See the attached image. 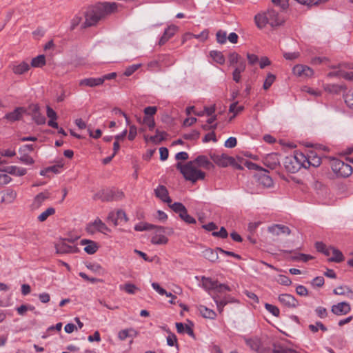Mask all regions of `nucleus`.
<instances>
[{
  "instance_id": "obj_1",
  "label": "nucleus",
  "mask_w": 353,
  "mask_h": 353,
  "mask_svg": "<svg viewBox=\"0 0 353 353\" xmlns=\"http://www.w3.org/2000/svg\"><path fill=\"white\" fill-rule=\"evenodd\" d=\"M119 4L115 2H99L89 6L83 12L85 21L81 24V29L95 26L99 21L107 16L117 12Z\"/></svg>"
},
{
  "instance_id": "obj_2",
  "label": "nucleus",
  "mask_w": 353,
  "mask_h": 353,
  "mask_svg": "<svg viewBox=\"0 0 353 353\" xmlns=\"http://www.w3.org/2000/svg\"><path fill=\"white\" fill-rule=\"evenodd\" d=\"M256 26L262 29L267 24L272 27L279 26L284 23V19L273 8L268 9L267 12L259 13L254 17Z\"/></svg>"
},
{
  "instance_id": "obj_3",
  "label": "nucleus",
  "mask_w": 353,
  "mask_h": 353,
  "mask_svg": "<svg viewBox=\"0 0 353 353\" xmlns=\"http://www.w3.org/2000/svg\"><path fill=\"white\" fill-rule=\"evenodd\" d=\"M194 161H188L185 165L181 163H177L176 165V169L179 170L183 177L187 181L192 183H195L198 180H203L205 176V173L200 170H198L194 165Z\"/></svg>"
},
{
  "instance_id": "obj_4",
  "label": "nucleus",
  "mask_w": 353,
  "mask_h": 353,
  "mask_svg": "<svg viewBox=\"0 0 353 353\" xmlns=\"http://www.w3.org/2000/svg\"><path fill=\"white\" fill-rule=\"evenodd\" d=\"M283 164L286 170L291 173L297 172L302 167L307 168L305 156L301 152L285 157Z\"/></svg>"
},
{
  "instance_id": "obj_5",
  "label": "nucleus",
  "mask_w": 353,
  "mask_h": 353,
  "mask_svg": "<svg viewBox=\"0 0 353 353\" xmlns=\"http://www.w3.org/2000/svg\"><path fill=\"white\" fill-rule=\"evenodd\" d=\"M123 197V193L121 191L114 189H103L94 194V199H101L102 201H110L113 200H120Z\"/></svg>"
},
{
  "instance_id": "obj_6",
  "label": "nucleus",
  "mask_w": 353,
  "mask_h": 353,
  "mask_svg": "<svg viewBox=\"0 0 353 353\" xmlns=\"http://www.w3.org/2000/svg\"><path fill=\"white\" fill-rule=\"evenodd\" d=\"M168 230V233L173 232L172 229L164 228L163 226H157L155 228V234L151 239V243L154 245H165L168 242V239L163 235Z\"/></svg>"
},
{
  "instance_id": "obj_7",
  "label": "nucleus",
  "mask_w": 353,
  "mask_h": 353,
  "mask_svg": "<svg viewBox=\"0 0 353 353\" xmlns=\"http://www.w3.org/2000/svg\"><path fill=\"white\" fill-rule=\"evenodd\" d=\"M332 168L335 173L342 177H347L352 172V166L341 160H336L333 163Z\"/></svg>"
},
{
  "instance_id": "obj_8",
  "label": "nucleus",
  "mask_w": 353,
  "mask_h": 353,
  "mask_svg": "<svg viewBox=\"0 0 353 353\" xmlns=\"http://www.w3.org/2000/svg\"><path fill=\"white\" fill-rule=\"evenodd\" d=\"M28 114L32 117V120L37 125H43L46 122V117L40 112L39 106L37 104H31L28 107Z\"/></svg>"
},
{
  "instance_id": "obj_9",
  "label": "nucleus",
  "mask_w": 353,
  "mask_h": 353,
  "mask_svg": "<svg viewBox=\"0 0 353 353\" xmlns=\"http://www.w3.org/2000/svg\"><path fill=\"white\" fill-rule=\"evenodd\" d=\"M268 171L265 169L261 168L260 172L254 175L259 184L265 188H270L273 185L272 179L268 174Z\"/></svg>"
},
{
  "instance_id": "obj_10",
  "label": "nucleus",
  "mask_w": 353,
  "mask_h": 353,
  "mask_svg": "<svg viewBox=\"0 0 353 353\" xmlns=\"http://www.w3.org/2000/svg\"><path fill=\"white\" fill-rule=\"evenodd\" d=\"M212 160L220 167L225 168L230 165L231 163L233 162L234 158L229 157L225 154H213L210 155Z\"/></svg>"
},
{
  "instance_id": "obj_11",
  "label": "nucleus",
  "mask_w": 353,
  "mask_h": 353,
  "mask_svg": "<svg viewBox=\"0 0 353 353\" xmlns=\"http://www.w3.org/2000/svg\"><path fill=\"white\" fill-rule=\"evenodd\" d=\"M279 301L285 307L295 308L299 305V301L290 294H282L278 297Z\"/></svg>"
},
{
  "instance_id": "obj_12",
  "label": "nucleus",
  "mask_w": 353,
  "mask_h": 353,
  "mask_svg": "<svg viewBox=\"0 0 353 353\" xmlns=\"http://www.w3.org/2000/svg\"><path fill=\"white\" fill-rule=\"evenodd\" d=\"M26 112V109L23 107L16 108L12 112L7 113L3 118L10 123H13L21 119L23 114Z\"/></svg>"
},
{
  "instance_id": "obj_13",
  "label": "nucleus",
  "mask_w": 353,
  "mask_h": 353,
  "mask_svg": "<svg viewBox=\"0 0 353 353\" xmlns=\"http://www.w3.org/2000/svg\"><path fill=\"white\" fill-rule=\"evenodd\" d=\"M154 195L156 197L161 200L163 202L170 204L172 203V199L169 196V192L167 188L163 185H159L154 189Z\"/></svg>"
},
{
  "instance_id": "obj_14",
  "label": "nucleus",
  "mask_w": 353,
  "mask_h": 353,
  "mask_svg": "<svg viewBox=\"0 0 353 353\" xmlns=\"http://www.w3.org/2000/svg\"><path fill=\"white\" fill-rule=\"evenodd\" d=\"M293 73L300 77H310L314 74L313 70L304 65H296L293 68Z\"/></svg>"
},
{
  "instance_id": "obj_15",
  "label": "nucleus",
  "mask_w": 353,
  "mask_h": 353,
  "mask_svg": "<svg viewBox=\"0 0 353 353\" xmlns=\"http://www.w3.org/2000/svg\"><path fill=\"white\" fill-rule=\"evenodd\" d=\"M331 311L337 316L345 315L351 311V307L347 302H341L332 305Z\"/></svg>"
},
{
  "instance_id": "obj_16",
  "label": "nucleus",
  "mask_w": 353,
  "mask_h": 353,
  "mask_svg": "<svg viewBox=\"0 0 353 353\" xmlns=\"http://www.w3.org/2000/svg\"><path fill=\"white\" fill-rule=\"evenodd\" d=\"M268 230L274 236H279L281 234L289 235L291 233V230L288 226L281 224L272 225L268 227Z\"/></svg>"
},
{
  "instance_id": "obj_17",
  "label": "nucleus",
  "mask_w": 353,
  "mask_h": 353,
  "mask_svg": "<svg viewBox=\"0 0 353 353\" xmlns=\"http://www.w3.org/2000/svg\"><path fill=\"white\" fill-rule=\"evenodd\" d=\"M50 193L48 192H43L38 194L33 200L32 203L30 205L31 210H35L39 209L43 202L50 197Z\"/></svg>"
},
{
  "instance_id": "obj_18",
  "label": "nucleus",
  "mask_w": 353,
  "mask_h": 353,
  "mask_svg": "<svg viewBox=\"0 0 353 353\" xmlns=\"http://www.w3.org/2000/svg\"><path fill=\"white\" fill-rule=\"evenodd\" d=\"M56 250L59 254L77 253L79 252L78 248L68 245L65 241L57 244Z\"/></svg>"
},
{
  "instance_id": "obj_19",
  "label": "nucleus",
  "mask_w": 353,
  "mask_h": 353,
  "mask_svg": "<svg viewBox=\"0 0 353 353\" xmlns=\"http://www.w3.org/2000/svg\"><path fill=\"white\" fill-rule=\"evenodd\" d=\"M46 114L49 118L48 125L53 128L59 129L58 123L56 122L58 117L56 112L49 105L46 106Z\"/></svg>"
},
{
  "instance_id": "obj_20",
  "label": "nucleus",
  "mask_w": 353,
  "mask_h": 353,
  "mask_svg": "<svg viewBox=\"0 0 353 353\" xmlns=\"http://www.w3.org/2000/svg\"><path fill=\"white\" fill-rule=\"evenodd\" d=\"M177 30V27L176 26H170L168 28H166L164 31L163 34L161 37L159 44L160 46L164 45L174 34H175Z\"/></svg>"
},
{
  "instance_id": "obj_21",
  "label": "nucleus",
  "mask_w": 353,
  "mask_h": 353,
  "mask_svg": "<svg viewBox=\"0 0 353 353\" xmlns=\"http://www.w3.org/2000/svg\"><path fill=\"white\" fill-rule=\"evenodd\" d=\"M321 164V159L315 152L311 151L307 157H305V165L319 167Z\"/></svg>"
},
{
  "instance_id": "obj_22",
  "label": "nucleus",
  "mask_w": 353,
  "mask_h": 353,
  "mask_svg": "<svg viewBox=\"0 0 353 353\" xmlns=\"http://www.w3.org/2000/svg\"><path fill=\"white\" fill-rule=\"evenodd\" d=\"M81 244L86 245L84 248V251L88 254H94L99 248L97 243L92 240L82 239L81 241Z\"/></svg>"
},
{
  "instance_id": "obj_23",
  "label": "nucleus",
  "mask_w": 353,
  "mask_h": 353,
  "mask_svg": "<svg viewBox=\"0 0 353 353\" xmlns=\"http://www.w3.org/2000/svg\"><path fill=\"white\" fill-rule=\"evenodd\" d=\"M193 161H194V164L196 163L199 166L207 170H210L214 167V164L204 155L198 156Z\"/></svg>"
},
{
  "instance_id": "obj_24",
  "label": "nucleus",
  "mask_w": 353,
  "mask_h": 353,
  "mask_svg": "<svg viewBox=\"0 0 353 353\" xmlns=\"http://www.w3.org/2000/svg\"><path fill=\"white\" fill-rule=\"evenodd\" d=\"M245 343L250 348L256 352H260L262 350V343L259 338L253 337L245 339Z\"/></svg>"
},
{
  "instance_id": "obj_25",
  "label": "nucleus",
  "mask_w": 353,
  "mask_h": 353,
  "mask_svg": "<svg viewBox=\"0 0 353 353\" xmlns=\"http://www.w3.org/2000/svg\"><path fill=\"white\" fill-rule=\"evenodd\" d=\"M103 84V79L99 78H87L80 81L79 85L95 87Z\"/></svg>"
},
{
  "instance_id": "obj_26",
  "label": "nucleus",
  "mask_w": 353,
  "mask_h": 353,
  "mask_svg": "<svg viewBox=\"0 0 353 353\" xmlns=\"http://www.w3.org/2000/svg\"><path fill=\"white\" fill-rule=\"evenodd\" d=\"M17 197V192L12 189L6 190L2 195L1 202L12 203Z\"/></svg>"
},
{
  "instance_id": "obj_27",
  "label": "nucleus",
  "mask_w": 353,
  "mask_h": 353,
  "mask_svg": "<svg viewBox=\"0 0 353 353\" xmlns=\"http://www.w3.org/2000/svg\"><path fill=\"white\" fill-rule=\"evenodd\" d=\"M152 287L161 295H165L168 297H172V300H170L169 302L172 304L174 303V299H176V296L175 295H173L171 292H168L165 289L162 288L157 283H152Z\"/></svg>"
},
{
  "instance_id": "obj_28",
  "label": "nucleus",
  "mask_w": 353,
  "mask_h": 353,
  "mask_svg": "<svg viewBox=\"0 0 353 353\" xmlns=\"http://www.w3.org/2000/svg\"><path fill=\"white\" fill-rule=\"evenodd\" d=\"M198 310L201 316L206 319H214L216 316L215 312L204 305H199Z\"/></svg>"
},
{
  "instance_id": "obj_29",
  "label": "nucleus",
  "mask_w": 353,
  "mask_h": 353,
  "mask_svg": "<svg viewBox=\"0 0 353 353\" xmlns=\"http://www.w3.org/2000/svg\"><path fill=\"white\" fill-rule=\"evenodd\" d=\"M30 65L26 62L22 61L20 63L14 65L12 68L13 72L16 74H22L30 70Z\"/></svg>"
},
{
  "instance_id": "obj_30",
  "label": "nucleus",
  "mask_w": 353,
  "mask_h": 353,
  "mask_svg": "<svg viewBox=\"0 0 353 353\" xmlns=\"http://www.w3.org/2000/svg\"><path fill=\"white\" fill-rule=\"evenodd\" d=\"M5 172L10 174L21 176L26 174V169L12 165L7 167L5 170Z\"/></svg>"
},
{
  "instance_id": "obj_31",
  "label": "nucleus",
  "mask_w": 353,
  "mask_h": 353,
  "mask_svg": "<svg viewBox=\"0 0 353 353\" xmlns=\"http://www.w3.org/2000/svg\"><path fill=\"white\" fill-rule=\"evenodd\" d=\"M202 285L206 290H215L217 287V281H214L210 278L202 277Z\"/></svg>"
},
{
  "instance_id": "obj_32",
  "label": "nucleus",
  "mask_w": 353,
  "mask_h": 353,
  "mask_svg": "<svg viewBox=\"0 0 353 353\" xmlns=\"http://www.w3.org/2000/svg\"><path fill=\"white\" fill-rule=\"evenodd\" d=\"M332 256L328 259L329 261L340 263L344 260L343 253L335 248H331Z\"/></svg>"
},
{
  "instance_id": "obj_33",
  "label": "nucleus",
  "mask_w": 353,
  "mask_h": 353,
  "mask_svg": "<svg viewBox=\"0 0 353 353\" xmlns=\"http://www.w3.org/2000/svg\"><path fill=\"white\" fill-rule=\"evenodd\" d=\"M203 256L209 260L211 262H215L219 259L218 254L216 251L211 249V248H207L203 252Z\"/></svg>"
},
{
  "instance_id": "obj_34",
  "label": "nucleus",
  "mask_w": 353,
  "mask_h": 353,
  "mask_svg": "<svg viewBox=\"0 0 353 353\" xmlns=\"http://www.w3.org/2000/svg\"><path fill=\"white\" fill-rule=\"evenodd\" d=\"M137 332L133 329H125L121 330L118 334V337L121 341L125 340L128 337L136 336Z\"/></svg>"
},
{
  "instance_id": "obj_35",
  "label": "nucleus",
  "mask_w": 353,
  "mask_h": 353,
  "mask_svg": "<svg viewBox=\"0 0 353 353\" xmlns=\"http://www.w3.org/2000/svg\"><path fill=\"white\" fill-rule=\"evenodd\" d=\"M46 65V57L43 54L38 55L31 61V66L34 68H41Z\"/></svg>"
},
{
  "instance_id": "obj_36",
  "label": "nucleus",
  "mask_w": 353,
  "mask_h": 353,
  "mask_svg": "<svg viewBox=\"0 0 353 353\" xmlns=\"http://www.w3.org/2000/svg\"><path fill=\"white\" fill-rule=\"evenodd\" d=\"M168 134L165 132L156 130V134L150 137V140L154 143H161L165 139Z\"/></svg>"
},
{
  "instance_id": "obj_37",
  "label": "nucleus",
  "mask_w": 353,
  "mask_h": 353,
  "mask_svg": "<svg viewBox=\"0 0 353 353\" xmlns=\"http://www.w3.org/2000/svg\"><path fill=\"white\" fill-rule=\"evenodd\" d=\"M55 213V209L54 208H48L44 212H43L39 216L38 220L40 222L45 221L50 216L53 215Z\"/></svg>"
},
{
  "instance_id": "obj_38",
  "label": "nucleus",
  "mask_w": 353,
  "mask_h": 353,
  "mask_svg": "<svg viewBox=\"0 0 353 353\" xmlns=\"http://www.w3.org/2000/svg\"><path fill=\"white\" fill-rule=\"evenodd\" d=\"M170 208L176 213H178L179 214V216L184 212V211L186 210L185 207L184 206V205L181 203H179V202H174V203L171 204H168Z\"/></svg>"
},
{
  "instance_id": "obj_39",
  "label": "nucleus",
  "mask_w": 353,
  "mask_h": 353,
  "mask_svg": "<svg viewBox=\"0 0 353 353\" xmlns=\"http://www.w3.org/2000/svg\"><path fill=\"white\" fill-rule=\"evenodd\" d=\"M337 75H339L340 77L344 78L345 79L353 81V72L340 71L337 72H330L328 74V76L330 77Z\"/></svg>"
},
{
  "instance_id": "obj_40",
  "label": "nucleus",
  "mask_w": 353,
  "mask_h": 353,
  "mask_svg": "<svg viewBox=\"0 0 353 353\" xmlns=\"http://www.w3.org/2000/svg\"><path fill=\"white\" fill-rule=\"evenodd\" d=\"M210 56L214 61L219 64H223L225 63V57L221 52L219 51H211Z\"/></svg>"
},
{
  "instance_id": "obj_41",
  "label": "nucleus",
  "mask_w": 353,
  "mask_h": 353,
  "mask_svg": "<svg viewBox=\"0 0 353 353\" xmlns=\"http://www.w3.org/2000/svg\"><path fill=\"white\" fill-rule=\"evenodd\" d=\"M213 299L216 304L217 309L219 312L223 311L224 306L229 302V301H228L225 298L220 299L218 296H214Z\"/></svg>"
},
{
  "instance_id": "obj_42",
  "label": "nucleus",
  "mask_w": 353,
  "mask_h": 353,
  "mask_svg": "<svg viewBox=\"0 0 353 353\" xmlns=\"http://www.w3.org/2000/svg\"><path fill=\"white\" fill-rule=\"evenodd\" d=\"M94 224L96 226L97 231L104 233L105 231L110 232V230L106 226V225L102 222L99 219H97L94 221Z\"/></svg>"
},
{
  "instance_id": "obj_43",
  "label": "nucleus",
  "mask_w": 353,
  "mask_h": 353,
  "mask_svg": "<svg viewBox=\"0 0 353 353\" xmlns=\"http://www.w3.org/2000/svg\"><path fill=\"white\" fill-rule=\"evenodd\" d=\"M157 225H154L150 223H140L134 226L136 231H145L155 229Z\"/></svg>"
},
{
  "instance_id": "obj_44",
  "label": "nucleus",
  "mask_w": 353,
  "mask_h": 353,
  "mask_svg": "<svg viewBox=\"0 0 353 353\" xmlns=\"http://www.w3.org/2000/svg\"><path fill=\"white\" fill-rule=\"evenodd\" d=\"M216 41L219 43L224 44L228 39L226 32L223 31L222 30H219V31H217V32L216 34Z\"/></svg>"
},
{
  "instance_id": "obj_45",
  "label": "nucleus",
  "mask_w": 353,
  "mask_h": 353,
  "mask_svg": "<svg viewBox=\"0 0 353 353\" xmlns=\"http://www.w3.org/2000/svg\"><path fill=\"white\" fill-rule=\"evenodd\" d=\"M237 104H238V102H234L230 105L229 111L230 112L234 113V115L230 118V120H232L234 117H235L236 114L241 112L244 109L243 106H242V105L237 106Z\"/></svg>"
},
{
  "instance_id": "obj_46",
  "label": "nucleus",
  "mask_w": 353,
  "mask_h": 353,
  "mask_svg": "<svg viewBox=\"0 0 353 353\" xmlns=\"http://www.w3.org/2000/svg\"><path fill=\"white\" fill-rule=\"evenodd\" d=\"M276 77L275 75L269 73L264 81L263 88L264 90H268L270 86L272 85L274 81H275Z\"/></svg>"
},
{
  "instance_id": "obj_47",
  "label": "nucleus",
  "mask_w": 353,
  "mask_h": 353,
  "mask_svg": "<svg viewBox=\"0 0 353 353\" xmlns=\"http://www.w3.org/2000/svg\"><path fill=\"white\" fill-rule=\"evenodd\" d=\"M179 217L183 220L184 221L185 223H189V224H194L196 223V220L194 218H193L192 216H191L190 215H189L188 214V210L187 209L184 211V212L181 213L180 215H179Z\"/></svg>"
},
{
  "instance_id": "obj_48",
  "label": "nucleus",
  "mask_w": 353,
  "mask_h": 353,
  "mask_svg": "<svg viewBox=\"0 0 353 353\" xmlns=\"http://www.w3.org/2000/svg\"><path fill=\"white\" fill-rule=\"evenodd\" d=\"M167 332L169 334L168 336H167V344L169 346L175 345L177 347L178 344L176 336L169 330H168Z\"/></svg>"
},
{
  "instance_id": "obj_49",
  "label": "nucleus",
  "mask_w": 353,
  "mask_h": 353,
  "mask_svg": "<svg viewBox=\"0 0 353 353\" xmlns=\"http://www.w3.org/2000/svg\"><path fill=\"white\" fill-rule=\"evenodd\" d=\"M265 308L270 312L273 316L278 317L280 314V311L278 307L270 303L265 304Z\"/></svg>"
},
{
  "instance_id": "obj_50",
  "label": "nucleus",
  "mask_w": 353,
  "mask_h": 353,
  "mask_svg": "<svg viewBox=\"0 0 353 353\" xmlns=\"http://www.w3.org/2000/svg\"><path fill=\"white\" fill-rule=\"evenodd\" d=\"M228 59L230 64L232 65L234 64H236L237 63H239L241 60L243 59V58H241V57L239 54L234 52L229 54Z\"/></svg>"
},
{
  "instance_id": "obj_51",
  "label": "nucleus",
  "mask_w": 353,
  "mask_h": 353,
  "mask_svg": "<svg viewBox=\"0 0 353 353\" xmlns=\"http://www.w3.org/2000/svg\"><path fill=\"white\" fill-rule=\"evenodd\" d=\"M344 100L346 105L350 108L353 109V90L344 95Z\"/></svg>"
},
{
  "instance_id": "obj_52",
  "label": "nucleus",
  "mask_w": 353,
  "mask_h": 353,
  "mask_svg": "<svg viewBox=\"0 0 353 353\" xmlns=\"http://www.w3.org/2000/svg\"><path fill=\"white\" fill-rule=\"evenodd\" d=\"M187 35L194 37L197 39H200L202 41H204L208 37V31L207 30H205L202 31L199 34H194L188 33Z\"/></svg>"
},
{
  "instance_id": "obj_53",
  "label": "nucleus",
  "mask_w": 353,
  "mask_h": 353,
  "mask_svg": "<svg viewBox=\"0 0 353 353\" xmlns=\"http://www.w3.org/2000/svg\"><path fill=\"white\" fill-rule=\"evenodd\" d=\"M141 64H134V65H130L129 67H128L124 72H123V74L126 77H130V75H132L136 70H137L140 67H141Z\"/></svg>"
},
{
  "instance_id": "obj_54",
  "label": "nucleus",
  "mask_w": 353,
  "mask_h": 353,
  "mask_svg": "<svg viewBox=\"0 0 353 353\" xmlns=\"http://www.w3.org/2000/svg\"><path fill=\"white\" fill-rule=\"evenodd\" d=\"M82 17L79 15H75L70 21V30H74L81 22Z\"/></svg>"
},
{
  "instance_id": "obj_55",
  "label": "nucleus",
  "mask_w": 353,
  "mask_h": 353,
  "mask_svg": "<svg viewBox=\"0 0 353 353\" xmlns=\"http://www.w3.org/2000/svg\"><path fill=\"white\" fill-rule=\"evenodd\" d=\"M272 1L275 6L280 7L282 10H286L289 6V0H272Z\"/></svg>"
},
{
  "instance_id": "obj_56",
  "label": "nucleus",
  "mask_w": 353,
  "mask_h": 353,
  "mask_svg": "<svg viewBox=\"0 0 353 353\" xmlns=\"http://www.w3.org/2000/svg\"><path fill=\"white\" fill-rule=\"evenodd\" d=\"M212 235L215 237L225 239L228 236V233L224 227H221L219 232H212Z\"/></svg>"
},
{
  "instance_id": "obj_57",
  "label": "nucleus",
  "mask_w": 353,
  "mask_h": 353,
  "mask_svg": "<svg viewBox=\"0 0 353 353\" xmlns=\"http://www.w3.org/2000/svg\"><path fill=\"white\" fill-rule=\"evenodd\" d=\"M123 290L130 294H134L136 293V291L138 290V288L132 283H126L123 286Z\"/></svg>"
},
{
  "instance_id": "obj_58",
  "label": "nucleus",
  "mask_w": 353,
  "mask_h": 353,
  "mask_svg": "<svg viewBox=\"0 0 353 353\" xmlns=\"http://www.w3.org/2000/svg\"><path fill=\"white\" fill-rule=\"evenodd\" d=\"M143 123L148 125L150 130H152L155 127V122L153 117H144Z\"/></svg>"
},
{
  "instance_id": "obj_59",
  "label": "nucleus",
  "mask_w": 353,
  "mask_h": 353,
  "mask_svg": "<svg viewBox=\"0 0 353 353\" xmlns=\"http://www.w3.org/2000/svg\"><path fill=\"white\" fill-rule=\"evenodd\" d=\"M199 132L197 130H193L190 133L184 134L183 137L186 140H195L199 139Z\"/></svg>"
},
{
  "instance_id": "obj_60",
  "label": "nucleus",
  "mask_w": 353,
  "mask_h": 353,
  "mask_svg": "<svg viewBox=\"0 0 353 353\" xmlns=\"http://www.w3.org/2000/svg\"><path fill=\"white\" fill-rule=\"evenodd\" d=\"M157 111V108L155 106H148L143 110L144 114H145V117H152L153 115H154L156 114Z\"/></svg>"
},
{
  "instance_id": "obj_61",
  "label": "nucleus",
  "mask_w": 353,
  "mask_h": 353,
  "mask_svg": "<svg viewBox=\"0 0 353 353\" xmlns=\"http://www.w3.org/2000/svg\"><path fill=\"white\" fill-rule=\"evenodd\" d=\"M278 282L279 283L285 286H289L292 283L290 279L285 275H279Z\"/></svg>"
},
{
  "instance_id": "obj_62",
  "label": "nucleus",
  "mask_w": 353,
  "mask_h": 353,
  "mask_svg": "<svg viewBox=\"0 0 353 353\" xmlns=\"http://www.w3.org/2000/svg\"><path fill=\"white\" fill-rule=\"evenodd\" d=\"M237 141L235 137H230L225 142V147L228 148H233L236 145Z\"/></svg>"
},
{
  "instance_id": "obj_63",
  "label": "nucleus",
  "mask_w": 353,
  "mask_h": 353,
  "mask_svg": "<svg viewBox=\"0 0 353 353\" xmlns=\"http://www.w3.org/2000/svg\"><path fill=\"white\" fill-rule=\"evenodd\" d=\"M11 177L6 173H0V185H6L10 182Z\"/></svg>"
},
{
  "instance_id": "obj_64",
  "label": "nucleus",
  "mask_w": 353,
  "mask_h": 353,
  "mask_svg": "<svg viewBox=\"0 0 353 353\" xmlns=\"http://www.w3.org/2000/svg\"><path fill=\"white\" fill-rule=\"evenodd\" d=\"M300 56V53L299 52H284L283 57L287 60H294L297 59Z\"/></svg>"
}]
</instances>
